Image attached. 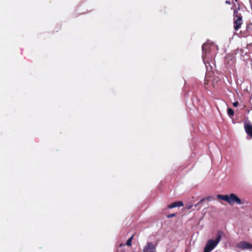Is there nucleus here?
Wrapping results in <instances>:
<instances>
[{
  "label": "nucleus",
  "mask_w": 252,
  "mask_h": 252,
  "mask_svg": "<svg viewBox=\"0 0 252 252\" xmlns=\"http://www.w3.org/2000/svg\"><path fill=\"white\" fill-rule=\"evenodd\" d=\"M199 203H200L199 202V203H198L197 204H195V207H198V205H199Z\"/></svg>",
  "instance_id": "2eb2a0df"
},
{
  "label": "nucleus",
  "mask_w": 252,
  "mask_h": 252,
  "mask_svg": "<svg viewBox=\"0 0 252 252\" xmlns=\"http://www.w3.org/2000/svg\"><path fill=\"white\" fill-rule=\"evenodd\" d=\"M175 216V214H170V215H168V216H167V217H168V218H171V217H174Z\"/></svg>",
  "instance_id": "ddd939ff"
},
{
  "label": "nucleus",
  "mask_w": 252,
  "mask_h": 252,
  "mask_svg": "<svg viewBox=\"0 0 252 252\" xmlns=\"http://www.w3.org/2000/svg\"><path fill=\"white\" fill-rule=\"evenodd\" d=\"M236 247L237 248L241 250H252V244L245 241H242L238 243Z\"/></svg>",
  "instance_id": "39448f33"
},
{
  "label": "nucleus",
  "mask_w": 252,
  "mask_h": 252,
  "mask_svg": "<svg viewBox=\"0 0 252 252\" xmlns=\"http://www.w3.org/2000/svg\"><path fill=\"white\" fill-rule=\"evenodd\" d=\"M217 198L224 200L232 205L235 203L238 205L244 204V202H243L236 194L233 193H230L229 195L219 194L217 195Z\"/></svg>",
  "instance_id": "7ed1b4c3"
},
{
  "label": "nucleus",
  "mask_w": 252,
  "mask_h": 252,
  "mask_svg": "<svg viewBox=\"0 0 252 252\" xmlns=\"http://www.w3.org/2000/svg\"><path fill=\"white\" fill-rule=\"evenodd\" d=\"M125 246V244H121L120 245V247H121V246Z\"/></svg>",
  "instance_id": "dca6fc26"
},
{
  "label": "nucleus",
  "mask_w": 252,
  "mask_h": 252,
  "mask_svg": "<svg viewBox=\"0 0 252 252\" xmlns=\"http://www.w3.org/2000/svg\"><path fill=\"white\" fill-rule=\"evenodd\" d=\"M242 23V16L235 10L234 12V28L235 31H238L240 29Z\"/></svg>",
  "instance_id": "20e7f679"
},
{
  "label": "nucleus",
  "mask_w": 252,
  "mask_h": 252,
  "mask_svg": "<svg viewBox=\"0 0 252 252\" xmlns=\"http://www.w3.org/2000/svg\"><path fill=\"white\" fill-rule=\"evenodd\" d=\"M223 235V232L222 231H219L215 239H210L208 240L204 247V252H212L219 244Z\"/></svg>",
  "instance_id": "f03ea898"
},
{
  "label": "nucleus",
  "mask_w": 252,
  "mask_h": 252,
  "mask_svg": "<svg viewBox=\"0 0 252 252\" xmlns=\"http://www.w3.org/2000/svg\"><path fill=\"white\" fill-rule=\"evenodd\" d=\"M244 128L246 133L252 138V125L249 122H246Z\"/></svg>",
  "instance_id": "423d86ee"
},
{
  "label": "nucleus",
  "mask_w": 252,
  "mask_h": 252,
  "mask_svg": "<svg viewBox=\"0 0 252 252\" xmlns=\"http://www.w3.org/2000/svg\"><path fill=\"white\" fill-rule=\"evenodd\" d=\"M202 59L207 69L205 84L209 85L211 83L212 85L215 86L219 81V78L212 79L213 73L209 71V66H210L209 61H212L215 57L214 50H218L217 46L214 43L207 41L202 45Z\"/></svg>",
  "instance_id": "f257e3e1"
},
{
  "label": "nucleus",
  "mask_w": 252,
  "mask_h": 252,
  "mask_svg": "<svg viewBox=\"0 0 252 252\" xmlns=\"http://www.w3.org/2000/svg\"><path fill=\"white\" fill-rule=\"evenodd\" d=\"M239 105V102L238 101H235L233 103V106L234 107H237Z\"/></svg>",
  "instance_id": "9b49d317"
},
{
  "label": "nucleus",
  "mask_w": 252,
  "mask_h": 252,
  "mask_svg": "<svg viewBox=\"0 0 252 252\" xmlns=\"http://www.w3.org/2000/svg\"><path fill=\"white\" fill-rule=\"evenodd\" d=\"M133 239V236H132L130 238H129L126 241V245L128 246H130L131 245V242Z\"/></svg>",
  "instance_id": "9d476101"
},
{
  "label": "nucleus",
  "mask_w": 252,
  "mask_h": 252,
  "mask_svg": "<svg viewBox=\"0 0 252 252\" xmlns=\"http://www.w3.org/2000/svg\"><path fill=\"white\" fill-rule=\"evenodd\" d=\"M225 3H226V4H230V1H229V0H226V1H225Z\"/></svg>",
  "instance_id": "4468645a"
},
{
  "label": "nucleus",
  "mask_w": 252,
  "mask_h": 252,
  "mask_svg": "<svg viewBox=\"0 0 252 252\" xmlns=\"http://www.w3.org/2000/svg\"><path fill=\"white\" fill-rule=\"evenodd\" d=\"M227 114L229 116H233L234 114L233 110L231 108H228Z\"/></svg>",
  "instance_id": "1a4fd4ad"
},
{
  "label": "nucleus",
  "mask_w": 252,
  "mask_h": 252,
  "mask_svg": "<svg viewBox=\"0 0 252 252\" xmlns=\"http://www.w3.org/2000/svg\"><path fill=\"white\" fill-rule=\"evenodd\" d=\"M143 252H155V246L152 242H148L143 249Z\"/></svg>",
  "instance_id": "0eeeda50"
},
{
  "label": "nucleus",
  "mask_w": 252,
  "mask_h": 252,
  "mask_svg": "<svg viewBox=\"0 0 252 252\" xmlns=\"http://www.w3.org/2000/svg\"><path fill=\"white\" fill-rule=\"evenodd\" d=\"M184 205L182 201H177L174 202L171 204L169 206L168 208L170 209H172L173 208H175L177 207H181Z\"/></svg>",
  "instance_id": "6e6552de"
},
{
  "label": "nucleus",
  "mask_w": 252,
  "mask_h": 252,
  "mask_svg": "<svg viewBox=\"0 0 252 252\" xmlns=\"http://www.w3.org/2000/svg\"><path fill=\"white\" fill-rule=\"evenodd\" d=\"M192 207V205H190L186 207V209L187 210H189Z\"/></svg>",
  "instance_id": "f8f14e48"
}]
</instances>
